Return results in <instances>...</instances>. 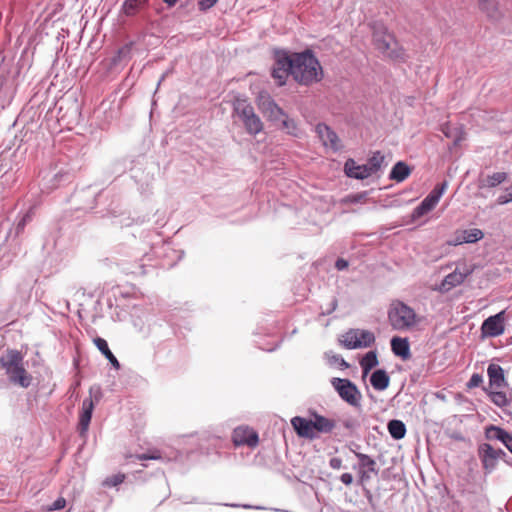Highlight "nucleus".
Wrapping results in <instances>:
<instances>
[{"label":"nucleus","instance_id":"obj_1","mask_svg":"<svg viewBox=\"0 0 512 512\" xmlns=\"http://www.w3.org/2000/svg\"><path fill=\"white\" fill-rule=\"evenodd\" d=\"M292 57V77L300 85L310 86L323 79V68L314 55L307 49L300 53H291Z\"/></svg>","mask_w":512,"mask_h":512},{"label":"nucleus","instance_id":"obj_2","mask_svg":"<svg viewBox=\"0 0 512 512\" xmlns=\"http://www.w3.org/2000/svg\"><path fill=\"white\" fill-rule=\"evenodd\" d=\"M1 367L11 383L27 388L31 384L32 377L24 367L23 355L20 351L9 349L0 357Z\"/></svg>","mask_w":512,"mask_h":512},{"label":"nucleus","instance_id":"obj_3","mask_svg":"<svg viewBox=\"0 0 512 512\" xmlns=\"http://www.w3.org/2000/svg\"><path fill=\"white\" fill-rule=\"evenodd\" d=\"M487 375L490 390L485 389V391L492 403L500 408L508 406L512 400V396L510 395V397H508L504 391L497 390L508 386L503 368L498 364L491 363L488 365Z\"/></svg>","mask_w":512,"mask_h":512},{"label":"nucleus","instance_id":"obj_4","mask_svg":"<svg viewBox=\"0 0 512 512\" xmlns=\"http://www.w3.org/2000/svg\"><path fill=\"white\" fill-rule=\"evenodd\" d=\"M375 48L384 56L396 61H405V50L398 44L395 37L385 28H379L373 32Z\"/></svg>","mask_w":512,"mask_h":512},{"label":"nucleus","instance_id":"obj_5","mask_svg":"<svg viewBox=\"0 0 512 512\" xmlns=\"http://www.w3.org/2000/svg\"><path fill=\"white\" fill-rule=\"evenodd\" d=\"M234 110L243 122L248 134L255 136L263 131L264 124L262 120L247 100L237 99L234 104Z\"/></svg>","mask_w":512,"mask_h":512},{"label":"nucleus","instance_id":"obj_6","mask_svg":"<svg viewBox=\"0 0 512 512\" xmlns=\"http://www.w3.org/2000/svg\"><path fill=\"white\" fill-rule=\"evenodd\" d=\"M331 384L343 401L353 407L361 405V392L351 380L335 377L332 378Z\"/></svg>","mask_w":512,"mask_h":512},{"label":"nucleus","instance_id":"obj_7","mask_svg":"<svg viewBox=\"0 0 512 512\" xmlns=\"http://www.w3.org/2000/svg\"><path fill=\"white\" fill-rule=\"evenodd\" d=\"M256 104L260 112L269 121H279L283 117H286L283 109L277 105L270 94L266 91H261L258 93L256 97Z\"/></svg>","mask_w":512,"mask_h":512},{"label":"nucleus","instance_id":"obj_8","mask_svg":"<svg viewBox=\"0 0 512 512\" xmlns=\"http://www.w3.org/2000/svg\"><path fill=\"white\" fill-rule=\"evenodd\" d=\"M293 65L292 57L288 52H277L275 63L272 69V76L277 81L279 86L286 83L289 75L292 76Z\"/></svg>","mask_w":512,"mask_h":512},{"label":"nucleus","instance_id":"obj_9","mask_svg":"<svg viewBox=\"0 0 512 512\" xmlns=\"http://www.w3.org/2000/svg\"><path fill=\"white\" fill-rule=\"evenodd\" d=\"M446 188L447 182H443L435 186V188L424 198L420 205L414 209L412 213L413 218H420L433 210L438 204Z\"/></svg>","mask_w":512,"mask_h":512},{"label":"nucleus","instance_id":"obj_10","mask_svg":"<svg viewBox=\"0 0 512 512\" xmlns=\"http://www.w3.org/2000/svg\"><path fill=\"white\" fill-rule=\"evenodd\" d=\"M232 440L236 447L246 445L248 447L254 448L258 445L259 436L254 429L248 426H239L234 429Z\"/></svg>","mask_w":512,"mask_h":512},{"label":"nucleus","instance_id":"obj_11","mask_svg":"<svg viewBox=\"0 0 512 512\" xmlns=\"http://www.w3.org/2000/svg\"><path fill=\"white\" fill-rule=\"evenodd\" d=\"M484 237L482 230L478 228L457 230L453 239L447 242L450 246H458L464 243H475Z\"/></svg>","mask_w":512,"mask_h":512},{"label":"nucleus","instance_id":"obj_12","mask_svg":"<svg viewBox=\"0 0 512 512\" xmlns=\"http://www.w3.org/2000/svg\"><path fill=\"white\" fill-rule=\"evenodd\" d=\"M472 273V269L464 267L463 270L456 268L452 273L448 274L440 285L441 292H448L452 288L462 284L465 279Z\"/></svg>","mask_w":512,"mask_h":512},{"label":"nucleus","instance_id":"obj_13","mask_svg":"<svg viewBox=\"0 0 512 512\" xmlns=\"http://www.w3.org/2000/svg\"><path fill=\"white\" fill-rule=\"evenodd\" d=\"M478 455L486 473H491L497 465L496 449L489 443H482L478 447Z\"/></svg>","mask_w":512,"mask_h":512},{"label":"nucleus","instance_id":"obj_14","mask_svg":"<svg viewBox=\"0 0 512 512\" xmlns=\"http://www.w3.org/2000/svg\"><path fill=\"white\" fill-rule=\"evenodd\" d=\"M389 320H415L414 310L405 303L394 300L388 310Z\"/></svg>","mask_w":512,"mask_h":512},{"label":"nucleus","instance_id":"obj_15","mask_svg":"<svg viewBox=\"0 0 512 512\" xmlns=\"http://www.w3.org/2000/svg\"><path fill=\"white\" fill-rule=\"evenodd\" d=\"M316 132L325 147H330L334 151H338L341 148V141L339 137L326 124L319 123L316 126Z\"/></svg>","mask_w":512,"mask_h":512},{"label":"nucleus","instance_id":"obj_16","mask_svg":"<svg viewBox=\"0 0 512 512\" xmlns=\"http://www.w3.org/2000/svg\"><path fill=\"white\" fill-rule=\"evenodd\" d=\"M94 410V402L91 398H85L82 402V408L79 414L78 432L81 437H85L89 424L91 422Z\"/></svg>","mask_w":512,"mask_h":512},{"label":"nucleus","instance_id":"obj_17","mask_svg":"<svg viewBox=\"0 0 512 512\" xmlns=\"http://www.w3.org/2000/svg\"><path fill=\"white\" fill-rule=\"evenodd\" d=\"M291 425L299 437L313 440L318 436L313 431L312 419L295 416L291 419Z\"/></svg>","mask_w":512,"mask_h":512},{"label":"nucleus","instance_id":"obj_18","mask_svg":"<svg viewBox=\"0 0 512 512\" xmlns=\"http://www.w3.org/2000/svg\"><path fill=\"white\" fill-rule=\"evenodd\" d=\"M390 346L395 356L404 361L411 358L410 344L407 338L394 336L390 340Z\"/></svg>","mask_w":512,"mask_h":512},{"label":"nucleus","instance_id":"obj_19","mask_svg":"<svg viewBox=\"0 0 512 512\" xmlns=\"http://www.w3.org/2000/svg\"><path fill=\"white\" fill-rule=\"evenodd\" d=\"M345 173L348 177L355 179H366L372 176L371 169L366 164L358 165L353 159H348L344 165Z\"/></svg>","mask_w":512,"mask_h":512},{"label":"nucleus","instance_id":"obj_20","mask_svg":"<svg viewBox=\"0 0 512 512\" xmlns=\"http://www.w3.org/2000/svg\"><path fill=\"white\" fill-rule=\"evenodd\" d=\"M312 416L313 431L316 433V435L318 433H331L333 429L336 427V422L333 419H329L327 417L319 415L316 412H313Z\"/></svg>","mask_w":512,"mask_h":512},{"label":"nucleus","instance_id":"obj_21","mask_svg":"<svg viewBox=\"0 0 512 512\" xmlns=\"http://www.w3.org/2000/svg\"><path fill=\"white\" fill-rule=\"evenodd\" d=\"M478 9L491 21H498L502 16L497 0H479Z\"/></svg>","mask_w":512,"mask_h":512},{"label":"nucleus","instance_id":"obj_22","mask_svg":"<svg viewBox=\"0 0 512 512\" xmlns=\"http://www.w3.org/2000/svg\"><path fill=\"white\" fill-rule=\"evenodd\" d=\"M394 330L410 333L414 337H420L425 327L423 322H391Z\"/></svg>","mask_w":512,"mask_h":512},{"label":"nucleus","instance_id":"obj_23","mask_svg":"<svg viewBox=\"0 0 512 512\" xmlns=\"http://www.w3.org/2000/svg\"><path fill=\"white\" fill-rule=\"evenodd\" d=\"M370 383L375 390L383 391L390 384V376L384 369H377L370 376Z\"/></svg>","mask_w":512,"mask_h":512},{"label":"nucleus","instance_id":"obj_24","mask_svg":"<svg viewBox=\"0 0 512 512\" xmlns=\"http://www.w3.org/2000/svg\"><path fill=\"white\" fill-rule=\"evenodd\" d=\"M505 331L504 322H482L481 339L497 337Z\"/></svg>","mask_w":512,"mask_h":512},{"label":"nucleus","instance_id":"obj_25","mask_svg":"<svg viewBox=\"0 0 512 512\" xmlns=\"http://www.w3.org/2000/svg\"><path fill=\"white\" fill-rule=\"evenodd\" d=\"M410 174L411 168L405 162L399 161L393 166L389 177L396 182H402L408 178Z\"/></svg>","mask_w":512,"mask_h":512},{"label":"nucleus","instance_id":"obj_26","mask_svg":"<svg viewBox=\"0 0 512 512\" xmlns=\"http://www.w3.org/2000/svg\"><path fill=\"white\" fill-rule=\"evenodd\" d=\"M94 344L96 345V347L99 349V351L105 356V358L111 363V365L114 368H116V369L120 368L119 361L117 360V358L114 356V354L109 349L108 343L105 339L96 337L94 339Z\"/></svg>","mask_w":512,"mask_h":512},{"label":"nucleus","instance_id":"obj_27","mask_svg":"<svg viewBox=\"0 0 512 512\" xmlns=\"http://www.w3.org/2000/svg\"><path fill=\"white\" fill-rule=\"evenodd\" d=\"M387 429L390 436L394 440H401L406 435V426L403 421L398 419H392L387 424Z\"/></svg>","mask_w":512,"mask_h":512},{"label":"nucleus","instance_id":"obj_28","mask_svg":"<svg viewBox=\"0 0 512 512\" xmlns=\"http://www.w3.org/2000/svg\"><path fill=\"white\" fill-rule=\"evenodd\" d=\"M149 0H125L121 11L126 16L136 15L143 7L148 4Z\"/></svg>","mask_w":512,"mask_h":512},{"label":"nucleus","instance_id":"obj_29","mask_svg":"<svg viewBox=\"0 0 512 512\" xmlns=\"http://www.w3.org/2000/svg\"><path fill=\"white\" fill-rule=\"evenodd\" d=\"M268 337L269 340L267 343H263L261 338L255 340V343L259 349L267 352H272L279 346V344L282 341V338L279 336V331L270 333Z\"/></svg>","mask_w":512,"mask_h":512},{"label":"nucleus","instance_id":"obj_30","mask_svg":"<svg viewBox=\"0 0 512 512\" xmlns=\"http://www.w3.org/2000/svg\"><path fill=\"white\" fill-rule=\"evenodd\" d=\"M352 451L354 452L355 456L357 457V459L359 461L358 462V470L366 469L370 472H373L374 474L378 473V470L376 469V462L373 458H371L367 454L356 452L354 450H352Z\"/></svg>","mask_w":512,"mask_h":512},{"label":"nucleus","instance_id":"obj_31","mask_svg":"<svg viewBox=\"0 0 512 512\" xmlns=\"http://www.w3.org/2000/svg\"><path fill=\"white\" fill-rule=\"evenodd\" d=\"M341 344L347 349H358L360 343L358 339V329H351L342 335Z\"/></svg>","mask_w":512,"mask_h":512},{"label":"nucleus","instance_id":"obj_32","mask_svg":"<svg viewBox=\"0 0 512 512\" xmlns=\"http://www.w3.org/2000/svg\"><path fill=\"white\" fill-rule=\"evenodd\" d=\"M509 434L510 433L505 429L495 425H490L485 428V437L488 440H498L503 443Z\"/></svg>","mask_w":512,"mask_h":512},{"label":"nucleus","instance_id":"obj_33","mask_svg":"<svg viewBox=\"0 0 512 512\" xmlns=\"http://www.w3.org/2000/svg\"><path fill=\"white\" fill-rule=\"evenodd\" d=\"M363 375H367L371 369L378 365L377 354L375 351L367 352L360 360Z\"/></svg>","mask_w":512,"mask_h":512},{"label":"nucleus","instance_id":"obj_34","mask_svg":"<svg viewBox=\"0 0 512 512\" xmlns=\"http://www.w3.org/2000/svg\"><path fill=\"white\" fill-rule=\"evenodd\" d=\"M385 157L381 154V152H375L368 160L367 167L369 170L371 169L372 175L376 174L382 167L384 163Z\"/></svg>","mask_w":512,"mask_h":512},{"label":"nucleus","instance_id":"obj_35","mask_svg":"<svg viewBox=\"0 0 512 512\" xmlns=\"http://www.w3.org/2000/svg\"><path fill=\"white\" fill-rule=\"evenodd\" d=\"M325 357H326L328 363L332 366L336 365L341 369H346L349 367V364L339 354H333L332 352H327V353H325Z\"/></svg>","mask_w":512,"mask_h":512},{"label":"nucleus","instance_id":"obj_36","mask_svg":"<svg viewBox=\"0 0 512 512\" xmlns=\"http://www.w3.org/2000/svg\"><path fill=\"white\" fill-rule=\"evenodd\" d=\"M360 348L369 347L375 341L374 334L368 330L358 329Z\"/></svg>","mask_w":512,"mask_h":512},{"label":"nucleus","instance_id":"obj_37","mask_svg":"<svg viewBox=\"0 0 512 512\" xmlns=\"http://www.w3.org/2000/svg\"><path fill=\"white\" fill-rule=\"evenodd\" d=\"M507 179V173L505 172H496L492 175H489L486 178V186L488 187H496L497 185L503 183Z\"/></svg>","mask_w":512,"mask_h":512},{"label":"nucleus","instance_id":"obj_38","mask_svg":"<svg viewBox=\"0 0 512 512\" xmlns=\"http://www.w3.org/2000/svg\"><path fill=\"white\" fill-rule=\"evenodd\" d=\"M124 480H125V475L123 473H118V474H114V475L107 477L103 481V485L106 487H116L119 484L123 483Z\"/></svg>","mask_w":512,"mask_h":512},{"label":"nucleus","instance_id":"obj_39","mask_svg":"<svg viewBox=\"0 0 512 512\" xmlns=\"http://www.w3.org/2000/svg\"><path fill=\"white\" fill-rule=\"evenodd\" d=\"M136 458L141 461H143V460H159L162 458V456H161L160 451L154 450V451H149L147 453L138 454V455H136Z\"/></svg>","mask_w":512,"mask_h":512},{"label":"nucleus","instance_id":"obj_40","mask_svg":"<svg viewBox=\"0 0 512 512\" xmlns=\"http://www.w3.org/2000/svg\"><path fill=\"white\" fill-rule=\"evenodd\" d=\"M283 123V127L288 131L289 134L297 136V125L294 120L288 119L284 117L281 119Z\"/></svg>","mask_w":512,"mask_h":512},{"label":"nucleus","instance_id":"obj_41","mask_svg":"<svg viewBox=\"0 0 512 512\" xmlns=\"http://www.w3.org/2000/svg\"><path fill=\"white\" fill-rule=\"evenodd\" d=\"M482 382H483V377H482V375H480V374H478V373H474V374H472V376L470 377L469 381L467 382V387H468L469 389L476 388V387H478Z\"/></svg>","mask_w":512,"mask_h":512},{"label":"nucleus","instance_id":"obj_42","mask_svg":"<svg viewBox=\"0 0 512 512\" xmlns=\"http://www.w3.org/2000/svg\"><path fill=\"white\" fill-rule=\"evenodd\" d=\"M66 506V500L63 497H58L52 505L48 508L49 511L62 510Z\"/></svg>","mask_w":512,"mask_h":512},{"label":"nucleus","instance_id":"obj_43","mask_svg":"<svg viewBox=\"0 0 512 512\" xmlns=\"http://www.w3.org/2000/svg\"><path fill=\"white\" fill-rule=\"evenodd\" d=\"M218 0H199L198 6L201 11L210 9L217 3Z\"/></svg>","mask_w":512,"mask_h":512},{"label":"nucleus","instance_id":"obj_44","mask_svg":"<svg viewBox=\"0 0 512 512\" xmlns=\"http://www.w3.org/2000/svg\"><path fill=\"white\" fill-rule=\"evenodd\" d=\"M371 473L370 471L366 470V469H360L358 470V474H359V480L361 482V484H364L366 483L367 481L370 480L371 478Z\"/></svg>","mask_w":512,"mask_h":512},{"label":"nucleus","instance_id":"obj_45","mask_svg":"<svg viewBox=\"0 0 512 512\" xmlns=\"http://www.w3.org/2000/svg\"><path fill=\"white\" fill-rule=\"evenodd\" d=\"M511 201H512V192H508V193H506L504 195H500L497 198V203L500 204V205L509 203Z\"/></svg>","mask_w":512,"mask_h":512},{"label":"nucleus","instance_id":"obj_46","mask_svg":"<svg viewBox=\"0 0 512 512\" xmlns=\"http://www.w3.org/2000/svg\"><path fill=\"white\" fill-rule=\"evenodd\" d=\"M329 466L332 469H340L342 467V459L339 457H333L329 460Z\"/></svg>","mask_w":512,"mask_h":512},{"label":"nucleus","instance_id":"obj_47","mask_svg":"<svg viewBox=\"0 0 512 512\" xmlns=\"http://www.w3.org/2000/svg\"><path fill=\"white\" fill-rule=\"evenodd\" d=\"M340 480L345 485H351L353 482V476L351 473H343L340 477Z\"/></svg>","mask_w":512,"mask_h":512},{"label":"nucleus","instance_id":"obj_48","mask_svg":"<svg viewBox=\"0 0 512 512\" xmlns=\"http://www.w3.org/2000/svg\"><path fill=\"white\" fill-rule=\"evenodd\" d=\"M90 395H93L94 394V397H95V400L96 401H99L100 397H101V389L99 386L97 387H91L90 390Z\"/></svg>","mask_w":512,"mask_h":512},{"label":"nucleus","instance_id":"obj_49","mask_svg":"<svg viewBox=\"0 0 512 512\" xmlns=\"http://www.w3.org/2000/svg\"><path fill=\"white\" fill-rule=\"evenodd\" d=\"M441 131L447 138H451L453 136V133L451 131V128L448 124H444L441 128Z\"/></svg>","mask_w":512,"mask_h":512},{"label":"nucleus","instance_id":"obj_50","mask_svg":"<svg viewBox=\"0 0 512 512\" xmlns=\"http://www.w3.org/2000/svg\"><path fill=\"white\" fill-rule=\"evenodd\" d=\"M338 270H343L348 266V262L344 259H338L335 264Z\"/></svg>","mask_w":512,"mask_h":512},{"label":"nucleus","instance_id":"obj_51","mask_svg":"<svg viewBox=\"0 0 512 512\" xmlns=\"http://www.w3.org/2000/svg\"><path fill=\"white\" fill-rule=\"evenodd\" d=\"M503 444L512 453V434L508 435Z\"/></svg>","mask_w":512,"mask_h":512},{"label":"nucleus","instance_id":"obj_52","mask_svg":"<svg viewBox=\"0 0 512 512\" xmlns=\"http://www.w3.org/2000/svg\"><path fill=\"white\" fill-rule=\"evenodd\" d=\"M504 311H501L495 315L489 316L486 320H503Z\"/></svg>","mask_w":512,"mask_h":512},{"label":"nucleus","instance_id":"obj_53","mask_svg":"<svg viewBox=\"0 0 512 512\" xmlns=\"http://www.w3.org/2000/svg\"><path fill=\"white\" fill-rule=\"evenodd\" d=\"M506 456V453L502 449H496V459L497 461L503 457Z\"/></svg>","mask_w":512,"mask_h":512},{"label":"nucleus","instance_id":"obj_54","mask_svg":"<svg viewBox=\"0 0 512 512\" xmlns=\"http://www.w3.org/2000/svg\"><path fill=\"white\" fill-rule=\"evenodd\" d=\"M168 6H174L177 0H163Z\"/></svg>","mask_w":512,"mask_h":512},{"label":"nucleus","instance_id":"obj_55","mask_svg":"<svg viewBox=\"0 0 512 512\" xmlns=\"http://www.w3.org/2000/svg\"><path fill=\"white\" fill-rule=\"evenodd\" d=\"M462 138L461 137H458L455 139V144L458 143Z\"/></svg>","mask_w":512,"mask_h":512},{"label":"nucleus","instance_id":"obj_56","mask_svg":"<svg viewBox=\"0 0 512 512\" xmlns=\"http://www.w3.org/2000/svg\"><path fill=\"white\" fill-rule=\"evenodd\" d=\"M345 427H346V428H350V424H349V423H346V424H345Z\"/></svg>","mask_w":512,"mask_h":512}]
</instances>
